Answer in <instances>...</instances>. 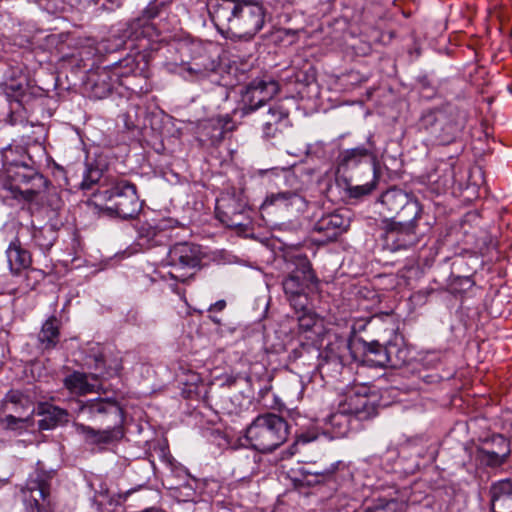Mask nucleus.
<instances>
[{"label":"nucleus","mask_w":512,"mask_h":512,"mask_svg":"<svg viewBox=\"0 0 512 512\" xmlns=\"http://www.w3.org/2000/svg\"><path fill=\"white\" fill-rule=\"evenodd\" d=\"M209 16L228 37L252 39L264 26L266 9L258 0H208Z\"/></svg>","instance_id":"1"},{"label":"nucleus","mask_w":512,"mask_h":512,"mask_svg":"<svg viewBox=\"0 0 512 512\" xmlns=\"http://www.w3.org/2000/svg\"><path fill=\"white\" fill-rule=\"evenodd\" d=\"M158 15L155 5L149 6L142 17L132 20L122 32V42L126 48L137 50L128 54L112 66H108L118 85H126L125 79L130 75H141L148 68L146 50L157 40L159 32L151 22Z\"/></svg>","instance_id":"2"},{"label":"nucleus","mask_w":512,"mask_h":512,"mask_svg":"<svg viewBox=\"0 0 512 512\" xmlns=\"http://www.w3.org/2000/svg\"><path fill=\"white\" fill-rule=\"evenodd\" d=\"M466 120L465 111L447 106L424 112L418 121V129L429 134L435 143L449 145L460 137Z\"/></svg>","instance_id":"3"},{"label":"nucleus","mask_w":512,"mask_h":512,"mask_svg":"<svg viewBox=\"0 0 512 512\" xmlns=\"http://www.w3.org/2000/svg\"><path fill=\"white\" fill-rule=\"evenodd\" d=\"M285 259L288 275L282 281L284 293L295 310H303L308 304L307 290L317 280L315 273L302 253H289Z\"/></svg>","instance_id":"4"},{"label":"nucleus","mask_w":512,"mask_h":512,"mask_svg":"<svg viewBox=\"0 0 512 512\" xmlns=\"http://www.w3.org/2000/svg\"><path fill=\"white\" fill-rule=\"evenodd\" d=\"M361 165H366L372 179L364 184L348 188L350 196L354 198L370 194L376 188L380 177L372 136L368 137L366 145L342 150L337 157L338 173L354 170Z\"/></svg>","instance_id":"5"},{"label":"nucleus","mask_w":512,"mask_h":512,"mask_svg":"<svg viewBox=\"0 0 512 512\" xmlns=\"http://www.w3.org/2000/svg\"><path fill=\"white\" fill-rule=\"evenodd\" d=\"M289 425L281 416L266 413L257 416L246 429L249 445L262 453L272 452L286 442Z\"/></svg>","instance_id":"6"},{"label":"nucleus","mask_w":512,"mask_h":512,"mask_svg":"<svg viewBox=\"0 0 512 512\" xmlns=\"http://www.w3.org/2000/svg\"><path fill=\"white\" fill-rule=\"evenodd\" d=\"M4 187L11 191L15 199L42 203L49 181L28 164L6 168Z\"/></svg>","instance_id":"7"},{"label":"nucleus","mask_w":512,"mask_h":512,"mask_svg":"<svg viewBox=\"0 0 512 512\" xmlns=\"http://www.w3.org/2000/svg\"><path fill=\"white\" fill-rule=\"evenodd\" d=\"M106 209L122 219L136 217L142 208L136 186L126 180L117 181L105 191Z\"/></svg>","instance_id":"8"},{"label":"nucleus","mask_w":512,"mask_h":512,"mask_svg":"<svg viewBox=\"0 0 512 512\" xmlns=\"http://www.w3.org/2000/svg\"><path fill=\"white\" fill-rule=\"evenodd\" d=\"M200 246L192 243H177L167 254V264L171 267L168 272L176 281L185 282L193 275V270L201 263Z\"/></svg>","instance_id":"9"},{"label":"nucleus","mask_w":512,"mask_h":512,"mask_svg":"<svg viewBox=\"0 0 512 512\" xmlns=\"http://www.w3.org/2000/svg\"><path fill=\"white\" fill-rule=\"evenodd\" d=\"M70 406L77 415H82L87 420L99 421L100 424L113 422L114 425H123L124 422L122 408L116 401L108 398L76 400Z\"/></svg>","instance_id":"10"},{"label":"nucleus","mask_w":512,"mask_h":512,"mask_svg":"<svg viewBox=\"0 0 512 512\" xmlns=\"http://www.w3.org/2000/svg\"><path fill=\"white\" fill-rule=\"evenodd\" d=\"M340 411L359 420H367L377 414V397L370 393L369 387L355 385L349 388L338 403Z\"/></svg>","instance_id":"11"},{"label":"nucleus","mask_w":512,"mask_h":512,"mask_svg":"<svg viewBox=\"0 0 512 512\" xmlns=\"http://www.w3.org/2000/svg\"><path fill=\"white\" fill-rule=\"evenodd\" d=\"M419 219H412L404 221L403 219H399V221L395 220H384L383 221V230L384 235L383 239L385 245L392 251H397L401 249H407L418 243V234L416 231L417 221Z\"/></svg>","instance_id":"12"},{"label":"nucleus","mask_w":512,"mask_h":512,"mask_svg":"<svg viewBox=\"0 0 512 512\" xmlns=\"http://www.w3.org/2000/svg\"><path fill=\"white\" fill-rule=\"evenodd\" d=\"M381 204L386 208L388 214L396 215L404 221L412 219H420L422 215V207L420 203L409 197V195L401 189L391 188L385 191L380 197Z\"/></svg>","instance_id":"13"},{"label":"nucleus","mask_w":512,"mask_h":512,"mask_svg":"<svg viewBox=\"0 0 512 512\" xmlns=\"http://www.w3.org/2000/svg\"><path fill=\"white\" fill-rule=\"evenodd\" d=\"M340 461L323 456L317 461H310L301 469V481L309 486L319 484H335Z\"/></svg>","instance_id":"14"},{"label":"nucleus","mask_w":512,"mask_h":512,"mask_svg":"<svg viewBox=\"0 0 512 512\" xmlns=\"http://www.w3.org/2000/svg\"><path fill=\"white\" fill-rule=\"evenodd\" d=\"M279 91L277 82L263 79L251 81L242 94L245 113L253 112L271 100Z\"/></svg>","instance_id":"15"},{"label":"nucleus","mask_w":512,"mask_h":512,"mask_svg":"<svg viewBox=\"0 0 512 512\" xmlns=\"http://www.w3.org/2000/svg\"><path fill=\"white\" fill-rule=\"evenodd\" d=\"M245 211L246 203L235 195L224 194L217 199V218L228 227H240L245 225Z\"/></svg>","instance_id":"16"},{"label":"nucleus","mask_w":512,"mask_h":512,"mask_svg":"<svg viewBox=\"0 0 512 512\" xmlns=\"http://www.w3.org/2000/svg\"><path fill=\"white\" fill-rule=\"evenodd\" d=\"M491 443L498 446V449H490L487 446L478 447L475 451V459L481 466L497 468L506 463L510 456V443L499 434L492 436Z\"/></svg>","instance_id":"17"},{"label":"nucleus","mask_w":512,"mask_h":512,"mask_svg":"<svg viewBox=\"0 0 512 512\" xmlns=\"http://www.w3.org/2000/svg\"><path fill=\"white\" fill-rule=\"evenodd\" d=\"M104 429H94L82 423H76L77 433L82 435L85 442L91 445L109 444L120 440L124 436L123 425H114L113 422L102 424Z\"/></svg>","instance_id":"18"},{"label":"nucleus","mask_w":512,"mask_h":512,"mask_svg":"<svg viewBox=\"0 0 512 512\" xmlns=\"http://www.w3.org/2000/svg\"><path fill=\"white\" fill-rule=\"evenodd\" d=\"M351 339L348 337L333 334L329 336L322 357L327 363L342 367L351 356Z\"/></svg>","instance_id":"19"},{"label":"nucleus","mask_w":512,"mask_h":512,"mask_svg":"<svg viewBox=\"0 0 512 512\" xmlns=\"http://www.w3.org/2000/svg\"><path fill=\"white\" fill-rule=\"evenodd\" d=\"M348 220L338 213L322 216L313 227L314 232L322 236V241L335 240L348 228Z\"/></svg>","instance_id":"20"},{"label":"nucleus","mask_w":512,"mask_h":512,"mask_svg":"<svg viewBox=\"0 0 512 512\" xmlns=\"http://www.w3.org/2000/svg\"><path fill=\"white\" fill-rule=\"evenodd\" d=\"M271 206L281 210L303 212L307 202L298 193L285 191L268 195L262 203L261 209L266 210Z\"/></svg>","instance_id":"21"},{"label":"nucleus","mask_w":512,"mask_h":512,"mask_svg":"<svg viewBox=\"0 0 512 512\" xmlns=\"http://www.w3.org/2000/svg\"><path fill=\"white\" fill-rule=\"evenodd\" d=\"M23 493L24 501L29 508V512H40L43 503L50 494V486L48 482L41 477L29 479Z\"/></svg>","instance_id":"22"},{"label":"nucleus","mask_w":512,"mask_h":512,"mask_svg":"<svg viewBox=\"0 0 512 512\" xmlns=\"http://www.w3.org/2000/svg\"><path fill=\"white\" fill-rule=\"evenodd\" d=\"M117 82L109 67L98 68L88 76L87 85L91 96L96 99L106 98Z\"/></svg>","instance_id":"23"},{"label":"nucleus","mask_w":512,"mask_h":512,"mask_svg":"<svg viewBox=\"0 0 512 512\" xmlns=\"http://www.w3.org/2000/svg\"><path fill=\"white\" fill-rule=\"evenodd\" d=\"M9 269L13 275H19L32 264V255L25 249L18 237H15L6 249Z\"/></svg>","instance_id":"24"},{"label":"nucleus","mask_w":512,"mask_h":512,"mask_svg":"<svg viewBox=\"0 0 512 512\" xmlns=\"http://www.w3.org/2000/svg\"><path fill=\"white\" fill-rule=\"evenodd\" d=\"M288 110L280 103H274L261 115L260 122L264 137L273 138L280 131V125L288 118Z\"/></svg>","instance_id":"25"},{"label":"nucleus","mask_w":512,"mask_h":512,"mask_svg":"<svg viewBox=\"0 0 512 512\" xmlns=\"http://www.w3.org/2000/svg\"><path fill=\"white\" fill-rule=\"evenodd\" d=\"M490 495L493 512H512V482L510 480L493 483Z\"/></svg>","instance_id":"26"},{"label":"nucleus","mask_w":512,"mask_h":512,"mask_svg":"<svg viewBox=\"0 0 512 512\" xmlns=\"http://www.w3.org/2000/svg\"><path fill=\"white\" fill-rule=\"evenodd\" d=\"M2 410L11 411L17 416H26L30 418L34 413V406L30 398L18 390L9 391L2 401Z\"/></svg>","instance_id":"27"},{"label":"nucleus","mask_w":512,"mask_h":512,"mask_svg":"<svg viewBox=\"0 0 512 512\" xmlns=\"http://www.w3.org/2000/svg\"><path fill=\"white\" fill-rule=\"evenodd\" d=\"M61 321L56 316H50L42 325L38 333L39 346L43 350H51L60 340Z\"/></svg>","instance_id":"28"},{"label":"nucleus","mask_w":512,"mask_h":512,"mask_svg":"<svg viewBox=\"0 0 512 512\" xmlns=\"http://www.w3.org/2000/svg\"><path fill=\"white\" fill-rule=\"evenodd\" d=\"M218 67L219 63L210 55L204 53L193 58L188 64L187 71L198 80L217 72Z\"/></svg>","instance_id":"29"},{"label":"nucleus","mask_w":512,"mask_h":512,"mask_svg":"<svg viewBox=\"0 0 512 512\" xmlns=\"http://www.w3.org/2000/svg\"><path fill=\"white\" fill-rule=\"evenodd\" d=\"M364 362L373 367H389L391 359L388 346H383L378 342L369 343L364 354Z\"/></svg>","instance_id":"30"},{"label":"nucleus","mask_w":512,"mask_h":512,"mask_svg":"<svg viewBox=\"0 0 512 512\" xmlns=\"http://www.w3.org/2000/svg\"><path fill=\"white\" fill-rule=\"evenodd\" d=\"M64 386L76 395H86L94 390V385L88 382L86 374L73 372L64 379Z\"/></svg>","instance_id":"31"},{"label":"nucleus","mask_w":512,"mask_h":512,"mask_svg":"<svg viewBox=\"0 0 512 512\" xmlns=\"http://www.w3.org/2000/svg\"><path fill=\"white\" fill-rule=\"evenodd\" d=\"M351 416L348 415L346 412L338 410L334 413H332L327 418V425L330 426L331 432L336 437H344L347 435V433L350 430V424H351Z\"/></svg>","instance_id":"32"},{"label":"nucleus","mask_w":512,"mask_h":512,"mask_svg":"<svg viewBox=\"0 0 512 512\" xmlns=\"http://www.w3.org/2000/svg\"><path fill=\"white\" fill-rule=\"evenodd\" d=\"M42 413L45 414L46 417L39 422V427L44 430L51 429L58 424L68 421L67 411L56 406L49 405L43 408Z\"/></svg>","instance_id":"33"},{"label":"nucleus","mask_w":512,"mask_h":512,"mask_svg":"<svg viewBox=\"0 0 512 512\" xmlns=\"http://www.w3.org/2000/svg\"><path fill=\"white\" fill-rule=\"evenodd\" d=\"M209 124L213 128L211 134L213 140H222L226 133L235 129V123L228 114L210 119Z\"/></svg>","instance_id":"34"},{"label":"nucleus","mask_w":512,"mask_h":512,"mask_svg":"<svg viewBox=\"0 0 512 512\" xmlns=\"http://www.w3.org/2000/svg\"><path fill=\"white\" fill-rule=\"evenodd\" d=\"M165 235L163 232L158 229L156 226H152L149 223H143L139 227V240L140 245L147 247H152L154 245H158L162 242Z\"/></svg>","instance_id":"35"},{"label":"nucleus","mask_w":512,"mask_h":512,"mask_svg":"<svg viewBox=\"0 0 512 512\" xmlns=\"http://www.w3.org/2000/svg\"><path fill=\"white\" fill-rule=\"evenodd\" d=\"M3 166L4 172L6 168L10 167H18L20 165H26L29 157L26 155L24 149L22 147H9L3 151Z\"/></svg>","instance_id":"36"},{"label":"nucleus","mask_w":512,"mask_h":512,"mask_svg":"<svg viewBox=\"0 0 512 512\" xmlns=\"http://www.w3.org/2000/svg\"><path fill=\"white\" fill-rule=\"evenodd\" d=\"M388 348L391 359V362H389L390 368H399L407 362L408 351L406 349L392 344L388 345Z\"/></svg>","instance_id":"37"},{"label":"nucleus","mask_w":512,"mask_h":512,"mask_svg":"<svg viewBox=\"0 0 512 512\" xmlns=\"http://www.w3.org/2000/svg\"><path fill=\"white\" fill-rule=\"evenodd\" d=\"M296 311L301 312V314L297 318L299 330L303 332L311 330L317 321L314 313L308 311L306 307L303 310Z\"/></svg>","instance_id":"38"},{"label":"nucleus","mask_w":512,"mask_h":512,"mask_svg":"<svg viewBox=\"0 0 512 512\" xmlns=\"http://www.w3.org/2000/svg\"><path fill=\"white\" fill-rule=\"evenodd\" d=\"M30 421V414L26 416H16L13 414L6 415L1 422L5 424V428L9 430L22 429L24 424Z\"/></svg>","instance_id":"39"},{"label":"nucleus","mask_w":512,"mask_h":512,"mask_svg":"<svg viewBox=\"0 0 512 512\" xmlns=\"http://www.w3.org/2000/svg\"><path fill=\"white\" fill-rule=\"evenodd\" d=\"M328 500L331 508L341 510L349 505L350 498L346 491L337 489Z\"/></svg>","instance_id":"40"},{"label":"nucleus","mask_w":512,"mask_h":512,"mask_svg":"<svg viewBox=\"0 0 512 512\" xmlns=\"http://www.w3.org/2000/svg\"><path fill=\"white\" fill-rule=\"evenodd\" d=\"M398 502L394 499L391 500H380L374 506L366 509L365 512H396Z\"/></svg>","instance_id":"41"},{"label":"nucleus","mask_w":512,"mask_h":512,"mask_svg":"<svg viewBox=\"0 0 512 512\" xmlns=\"http://www.w3.org/2000/svg\"><path fill=\"white\" fill-rule=\"evenodd\" d=\"M42 234H43V231H42V230L37 231V232L34 234L35 241H36V243H37L40 247L48 249V248H50V247L52 246V242L42 243V242L40 241V236H42Z\"/></svg>","instance_id":"42"},{"label":"nucleus","mask_w":512,"mask_h":512,"mask_svg":"<svg viewBox=\"0 0 512 512\" xmlns=\"http://www.w3.org/2000/svg\"><path fill=\"white\" fill-rule=\"evenodd\" d=\"M225 307L226 302L224 300H219L210 306L209 311H222Z\"/></svg>","instance_id":"43"},{"label":"nucleus","mask_w":512,"mask_h":512,"mask_svg":"<svg viewBox=\"0 0 512 512\" xmlns=\"http://www.w3.org/2000/svg\"><path fill=\"white\" fill-rule=\"evenodd\" d=\"M92 182H89L88 179H84L82 182V188L84 189H90Z\"/></svg>","instance_id":"44"},{"label":"nucleus","mask_w":512,"mask_h":512,"mask_svg":"<svg viewBox=\"0 0 512 512\" xmlns=\"http://www.w3.org/2000/svg\"><path fill=\"white\" fill-rule=\"evenodd\" d=\"M484 446H487L490 449H498V446H496V445L491 443V439L490 440H486L485 443H484Z\"/></svg>","instance_id":"45"}]
</instances>
